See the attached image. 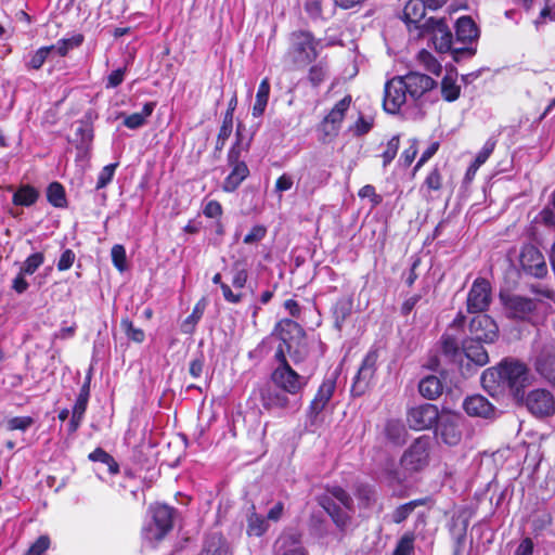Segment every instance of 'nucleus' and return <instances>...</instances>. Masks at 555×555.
Listing matches in <instances>:
<instances>
[{"label":"nucleus","mask_w":555,"mask_h":555,"mask_svg":"<svg viewBox=\"0 0 555 555\" xmlns=\"http://www.w3.org/2000/svg\"><path fill=\"white\" fill-rule=\"evenodd\" d=\"M436 86L431 77L418 72L396 76L385 85L384 109L389 114H397L404 104L421 106L423 98Z\"/></svg>","instance_id":"nucleus-1"},{"label":"nucleus","mask_w":555,"mask_h":555,"mask_svg":"<svg viewBox=\"0 0 555 555\" xmlns=\"http://www.w3.org/2000/svg\"><path fill=\"white\" fill-rule=\"evenodd\" d=\"M500 300L507 319L540 325L547 317L551 306L537 298L519 294L501 293Z\"/></svg>","instance_id":"nucleus-2"},{"label":"nucleus","mask_w":555,"mask_h":555,"mask_svg":"<svg viewBox=\"0 0 555 555\" xmlns=\"http://www.w3.org/2000/svg\"><path fill=\"white\" fill-rule=\"evenodd\" d=\"M422 37H428L439 53L450 52L455 62L472 57L476 50L472 47H456L452 33L446 22L430 17L417 26Z\"/></svg>","instance_id":"nucleus-3"},{"label":"nucleus","mask_w":555,"mask_h":555,"mask_svg":"<svg viewBox=\"0 0 555 555\" xmlns=\"http://www.w3.org/2000/svg\"><path fill=\"white\" fill-rule=\"evenodd\" d=\"M274 334L281 340L295 362L302 361L307 356L305 347V332L302 327L291 319L281 320L274 330Z\"/></svg>","instance_id":"nucleus-4"},{"label":"nucleus","mask_w":555,"mask_h":555,"mask_svg":"<svg viewBox=\"0 0 555 555\" xmlns=\"http://www.w3.org/2000/svg\"><path fill=\"white\" fill-rule=\"evenodd\" d=\"M258 393L262 408L269 412L283 414L289 410L297 412L301 408L300 398L292 399V396L271 382L259 387Z\"/></svg>","instance_id":"nucleus-5"},{"label":"nucleus","mask_w":555,"mask_h":555,"mask_svg":"<svg viewBox=\"0 0 555 555\" xmlns=\"http://www.w3.org/2000/svg\"><path fill=\"white\" fill-rule=\"evenodd\" d=\"M503 389H508L515 398H522V389L528 382V370L524 363L515 359H505L500 365Z\"/></svg>","instance_id":"nucleus-6"},{"label":"nucleus","mask_w":555,"mask_h":555,"mask_svg":"<svg viewBox=\"0 0 555 555\" xmlns=\"http://www.w3.org/2000/svg\"><path fill=\"white\" fill-rule=\"evenodd\" d=\"M318 56L317 41L307 31H295L291 35L287 57L296 67H304Z\"/></svg>","instance_id":"nucleus-7"},{"label":"nucleus","mask_w":555,"mask_h":555,"mask_svg":"<svg viewBox=\"0 0 555 555\" xmlns=\"http://www.w3.org/2000/svg\"><path fill=\"white\" fill-rule=\"evenodd\" d=\"M431 439L428 436L418 437L401 456L402 468L412 474L424 469L429 463Z\"/></svg>","instance_id":"nucleus-8"},{"label":"nucleus","mask_w":555,"mask_h":555,"mask_svg":"<svg viewBox=\"0 0 555 555\" xmlns=\"http://www.w3.org/2000/svg\"><path fill=\"white\" fill-rule=\"evenodd\" d=\"M270 380L292 397L298 396L308 383V379L294 371L289 363L276 366L270 375Z\"/></svg>","instance_id":"nucleus-9"},{"label":"nucleus","mask_w":555,"mask_h":555,"mask_svg":"<svg viewBox=\"0 0 555 555\" xmlns=\"http://www.w3.org/2000/svg\"><path fill=\"white\" fill-rule=\"evenodd\" d=\"M463 417L459 413H442L436 427V437L448 446H457L462 440Z\"/></svg>","instance_id":"nucleus-10"},{"label":"nucleus","mask_w":555,"mask_h":555,"mask_svg":"<svg viewBox=\"0 0 555 555\" xmlns=\"http://www.w3.org/2000/svg\"><path fill=\"white\" fill-rule=\"evenodd\" d=\"M492 301V288L488 280L483 278H477L466 299V309L469 313H482L488 310Z\"/></svg>","instance_id":"nucleus-11"},{"label":"nucleus","mask_w":555,"mask_h":555,"mask_svg":"<svg viewBox=\"0 0 555 555\" xmlns=\"http://www.w3.org/2000/svg\"><path fill=\"white\" fill-rule=\"evenodd\" d=\"M378 360V351L376 349H371L366 356L364 357L357 375L354 376L351 392L353 396H362L366 389L371 380L373 379L376 372V364Z\"/></svg>","instance_id":"nucleus-12"},{"label":"nucleus","mask_w":555,"mask_h":555,"mask_svg":"<svg viewBox=\"0 0 555 555\" xmlns=\"http://www.w3.org/2000/svg\"><path fill=\"white\" fill-rule=\"evenodd\" d=\"M441 415L435 404L424 403L409 410L406 422L414 430L429 429L437 425Z\"/></svg>","instance_id":"nucleus-13"},{"label":"nucleus","mask_w":555,"mask_h":555,"mask_svg":"<svg viewBox=\"0 0 555 555\" xmlns=\"http://www.w3.org/2000/svg\"><path fill=\"white\" fill-rule=\"evenodd\" d=\"M519 262L522 270L534 278L541 279L547 274L545 258L534 245L527 244L522 246Z\"/></svg>","instance_id":"nucleus-14"},{"label":"nucleus","mask_w":555,"mask_h":555,"mask_svg":"<svg viewBox=\"0 0 555 555\" xmlns=\"http://www.w3.org/2000/svg\"><path fill=\"white\" fill-rule=\"evenodd\" d=\"M153 525L149 531L152 538L163 539L173 527L176 509L166 504H155L151 507Z\"/></svg>","instance_id":"nucleus-15"},{"label":"nucleus","mask_w":555,"mask_h":555,"mask_svg":"<svg viewBox=\"0 0 555 555\" xmlns=\"http://www.w3.org/2000/svg\"><path fill=\"white\" fill-rule=\"evenodd\" d=\"M469 333L474 340L493 343L499 337V326L490 315L478 313L469 322Z\"/></svg>","instance_id":"nucleus-16"},{"label":"nucleus","mask_w":555,"mask_h":555,"mask_svg":"<svg viewBox=\"0 0 555 555\" xmlns=\"http://www.w3.org/2000/svg\"><path fill=\"white\" fill-rule=\"evenodd\" d=\"M528 410L535 416H548L555 411L553 396L544 389H535L529 392L526 399Z\"/></svg>","instance_id":"nucleus-17"},{"label":"nucleus","mask_w":555,"mask_h":555,"mask_svg":"<svg viewBox=\"0 0 555 555\" xmlns=\"http://www.w3.org/2000/svg\"><path fill=\"white\" fill-rule=\"evenodd\" d=\"M275 555H308L301 543V534L296 531L281 534L275 542Z\"/></svg>","instance_id":"nucleus-18"},{"label":"nucleus","mask_w":555,"mask_h":555,"mask_svg":"<svg viewBox=\"0 0 555 555\" xmlns=\"http://www.w3.org/2000/svg\"><path fill=\"white\" fill-rule=\"evenodd\" d=\"M351 98L349 95L345 96L325 116L322 122V130L326 135L337 134L340 122L343 121L345 113L349 108Z\"/></svg>","instance_id":"nucleus-19"},{"label":"nucleus","mask_w":555,"mask_h":555,"mask_svg":"<svg viewBox=\"0 0 555 555\" xmlns=\"http://www.w3.org/2000/svg\"><path fill=\"white\" fill-rule=\"evenodd\" d=\"M336 388V382L333 378H326L319 387L314 399L311 401L308 416L317 417L332 399Z\"/></svg>","instance_id":"nucleus-20"},{"label":"nucleus","mask_w":555,"mask_h":555,"mask_svg":"<svg viewBox=\"0 0 555 555\" xmlns=\"http://www.w3.org/2000/svg\"><path fill=\"white\" fill-rule=\"evenodd\" d=\"M463 409L472 417L489 418L494 414V406L481 395L467 397Z\"/></svg>","instance_id":"nucleus-21"},{"label":"nucleus","mask_w":555,"mask_h":555,"mask_svg":"<svg viewBox=\"0 0 555 555\" xmlns=\"http://www.w3.org/2000/svg\"><path fill=\"white\" fill-rule=\"evenodd\" d=\"M478 38V29L469 16H462L457 20L455 26L456 47H469Z\"/></svg>","instance_id":"nucleus-22"},{"label":"nucleus","mask_w":555,"mask_h":555,"mask_svg":"<svg viewBox=\"0 0 555 555\" xmlns=\"http://www.w3.org/2000/svg\"><path fill=\"white\" fill-rule=\"evenodd\" d=\"M353 309V300L351 297H340L332 307V318L334 327L341 331L346 321L351 317Z\"/></svg>","instance_id":"nucleus-23"},{"label":"nucleus","mask_w":555,"mask_h":555,"mask_svg":"<svg viewBox=\"0 0 555 555\" xmlns=\"http://www.w3.org/2000/svg\"><path fill=\"white\" fill-rule=\"evenodd\" d=\"M482 341L474 340L470 338L463 344V353L465 357L478 366H483L489 362V356Z\"/></svg>","instance_id":"nucleus-24"},{"label":"nucleus","mask_w":555,"mask_h":555,"mask_svg":"<svg viewBox=\"0 0 555 555\" xmlns=\"http://www.w3.org/2000/svg\"><path fill=\"white\" fill-rule=\"evenodd\" d=\"M321 505L340 530H345L350 525V516L345 511H343L332 499H322Z\"/></svg>","instance_id":"nucleus-25"},{"label":"nucleus","mask_w":555,"mask_h":555,"mask_svg":"<svg viewBox=\"0 0 555 555\" xmlns=\"http://www.w3.org/2000/svg\"><path fill=\"white\" fill-rule=\"evenodd\" d=\"M249 169L246 164H236L232 166L231 172L224 179L222 190L224 192H234L240 184L248 177Z\"/></svg>","instance_id":"nucleus-26"},{"label":"nucleus","mask_w":555,"mask_h":555,"mask_svg":"<svg viewBox=\"0 0 555 555\" xmlns=\"http://www.w3.org/2000/svg\"><path fill=\"white\" fill-rule=\"evenodd\" d=\"M426 9L428 5L425 0H409L403 10L405 21L416 27L422 25Z\"/></svg>","instance_id":"nucleus-27"},{"label":"nucleus","mask_w":555,"mask_h":555,"mask_svg":"<svg viewBox=\"0 0 555 555\" xmlns=\"http://www.w3.org/2000/svg\"><path fill=\"white\" fill-rule=\"evenodd\" d=\"M39 198V192L30 184L21 185L12 197V203L16 206L29 207L34 205Z\"/></svg>","instance_id":"nucleus-28"},{"label":"nucleus","mask_w":555,"mask_h":555,"mask_svg":"<svg viewBox=\"0 0 555 555\" xmlns=\"http://www.w3.org/2000/svg\"><path fill=\"white\" fill-rule=\"evenodd\" d=\"M442 390L443 385L441 380L434 375L424 377L418 384L420 393L428 400L438 398L442 393Z\"/></svg>","instance_id":"nucleus-29"},{"label":"nucleus","mask_w":555,"mask_h":555,"mask_svg":"<svg viewBox=\"0 0 555 555\" xmlns=\"http://www.w3.org/2000/svg\"><path fill=\"white\" fill-rule=\"evenodd\" d=\"M428 502L429 498H422L401 504L391 513V520L395 524H401L415 511L416 507L424 506Z\"/></svg>","instance_id":"nucleus-30"},{"label":"nucleus","mask_w":555,"mask_h":555,"mask_svg":"<svg viewBox=\"0 0 555 555\" xmlns=\"http://www.w3.org/2000/svg\"><path fill=\"white\" fill-rule=\"evenodd\" d=\"M229 547L222 535L218 533L210 534L204 544V548L198 555H228Z\"/></svg>","instance_id":"nucleus-31"},{"label":"nucleus","mask_w":555,"mask_h":555,"mask_svg":"<svg viewBox=\"0 0 555 555\" xmlns=\"http://www.w3.org/2000/svg\"><path fill=\"white\" fill-rule=\"evenodd\" d=\"M155 106V102L145 103L141 112L126 116L124 125L129 129H138L142 127L146 122L147 117L152 115Z\"/></svg>","instance_id":"nucleus-32"},{"label":"nucleus","mask_w":555,"mask_h":555,"mask_svg":"<svg viewBox=\"0 0 555 555\" xmlns=\"http://www.w3.org/2000/svg\"><path fill=\"white\" fill-rule=\"evenodd\" d=\"M269 94H270V82H269L268 78H264L260 82V85L258 87L257 94H256V102L253 106V116L254 117H259L264 113V109L267 107L268 100H269Z\"/></svg>","instance_id":"nucleus-33"},{"label":"nucleus","mask_w":555,"mask_h":555,"mask_svg":"<svg viewBox=\"0 0 555 555\" xmlns=\"http://www.w3.org/2000/svg\"><path fill=\"white\" fill-rule=\"evenodd\" d=\"M249 143H243V125L238 124L236 129V140L233 146L230 149L228 153V164L229 166H235L236 164H245V162L241 160V153L243 150L248 149Z\"/></svg>","instance_id":"nucleus-34"},{"label":"nucleus","mask_w":555,"mask_h":555,"mask_svg":"<svg viewBox=\"0 0 555 555\" xmlns=\"http://www.w3.org/2000/svg\"><path fill=\"white\" fill-rule=\"evenodd\" d=\"M205 308H206V300L203 298L195 305L192 313L181 324V331L184 334H193L194 333L195 326H196L197 322L201 320V318L203 317Z\"/></svg>","instance_id":"nucleus-35"},{"label":"nucleus","mask_w":555,"mask_h":555,"mask_svg":"<svg viewBox=\"0 0 555 555\" xmlns=\"http://www.w3.org/2000/svg\"><path fill=\"white\" fill-rule=\"evenodd\" d=\"M48 202L57 208H64L67 205L64 186L59 182H52L47 189Z\"/></svg>","instance_id":"nucleus-36"},{"label":"nucleus","mask_w":555,"mask_h":555,"mask_svg":"<svg viewBox=\"0 0 555 555\" xmlns=\"http://www.w3.org/2000/svg\"><path fill=\"white\" fill-rule=\"evenodd\" d=\"M441 351L449 361H456L463 354V348H460L457 340L448 335L441 338Z\"/></svg>","instance_id":"nucleus-37"},{"label":"nucleus","mask_w":555,"mask_h":555,"mask_svg":"<svg viewBox=\"0 0 555 555\" xmlns=\"http://www.w3.org/2000/svg\"><path fill=\"white\" fill-rule=\"evenodd\" d=\"M251 509L253 512L249 514L247 518L246 532L249 537H260L267 531L268 525L261 515H258L254 512V506H251Z\"/></svg>","instance_id":"nucleus-38"},{"label":"nucleus","mask_w":555,"mask_h":555,"mask_svg":"<svg viewBox=\"0 0 555 555\" xmlns=\"http://www.w3.org/2000/svg\"><path fill=\"white\" fill-rule=\"evenodd\" d=\"M461 88L456 85L455 78L446 75L441 81V94L448 102H453L460 96Z\"/></svg>","instance_id":"nucleus-39"},{"label":"nucleus","mask_w":555,"mask_h":555,"mask_svg":"<svg viewBox=\"0 0 555 555\" xmlns=\"http://www.w3.org/2000/svg\"><path fill=\"white\" fill-rule=\"evenodd\" d=\"M88 457L90 461L106 464L108 467V472L112 475H115L119 472L118 463L114 460V457L111 454H108L102 448H96L93 452L89 454Z\"/></svg>","instance_id":"nucleus-40"},{"label":"nucleus","mask_w":555,"mask_h":555,"mask_svg":"<svg viewBox=\"0 0 555 555\" xmlns=\"http://www.w3.org/2000/svg\"><path fill=\"white\" fill-rule=\"evenodd\" d=\"M327 77L328 67L323 61L312 65L308 73V80L314 88L319 87Z\"/></svg>","instance_id":"nucleus-41"},{"label":"nucleus","mask_w":555,"mask_h":555,"mask_svg":"<svg viewBox=\"0 0 555 555\" xmlns=\"http://www.w3.org/2000/svg\"><path fill=\"white\" fill-rule=\"evenodd\" d=\"M481 384L483 388L489 391H494L496 388H502L499 366L486 370L481 375Z\"/></svg>","instance_id":"nucleus-42"},{"label":"nucleus","mask_w":555,"mask_h":555,"mask_svg":"<svg viewBox=\"0 0 555 555\" xmlns=\"http://www.w3.org/2000/svg\"><path fill=\"white\" fill-rule=\"evenodd\" d=\"M495 145L496 141L493 138L488 139L480 152L477 154L468 171L475 172L481 165H483L494 151Z\"/></svg>","instance_id":"nucleus-43"},{"label":"nucleus","mask_w":555,"mask_h":555,"mask_svg":"<svg viewBox=\"0 0 555 555\" xmlns=\"http://www.w3.org/2000/svg\"><path fill=\"white\" fill-rule=\"evenodd\" d=\"M120 327L127 335V337L135 343H142L145 338L143 330L135 327L128 318L120 321Z\"/></svg>","instance_id":"nucleus-44"},{"label":"nucleus","mask_w":555,"mask_h":555,"mask_svg":"<svg viewBox=\"0 0 555 555\" xmlns=\"http://www.w3.org/2000/svg\"><path fill=\"white\" fill-rule=\"evenodd\" d=\"M83 41V36L78 34L73 36L72 38L59 40L54 47L57 53L61 56H64L68 53V51L73 48L79 47Z\"/></svg>","instance_id":"nucleus-45"},{"label":"nucleus","mask_w":555,"mask_h":555,"mask_svg":"<svg viewBox=\"0 0 555 555\" xmlns=\"http://www.w3.org/2000/svg\"><path fill=\"white\" fill-rule=\"evenodd\" d=\"M420 63L424 65L425 69L431 74L439 75L441 72L440 63L426 50H422L417 56Z\"/></svg>","instance_id":"nucleus-46"},{"label":"nucleus","mask_w":555,"mask_h":555,"mask_svg":"<svg viewBox=\"0 0 555 555\" xmlns=\"http://www.w3.org/2000/svg\"><path fill=\"white\" fill-rule=\"evenodd\" d=\"M44 256L42 253H35L31 254L27 259L24 261L21 272L22 274H34L37 269L43 263Z\"/></svg>","instance_id":"nucleus-47"},{"label":"nucleus","mask_w":555,"mask_h":555,"mask_svg":"<svg viewBox=\"0 0 555 555\" xmlns=\"http://www.w3.org/2000/svg\"><path fill=\"white\" fill-rule=\"evenodd\" d=\"M385 431L387 437L396 443L403 440L405 433L404 427L397 421H389L386 424Z\"/></svg>","instance_id":"nucleus-48"},{"label":"nucleus","mask_w":555,"mask_h":555,"mask_svg":"<svg viewBox=\"0 0 555 555\" xmlns=\"http://www.w3.org/2000/svg\"><path fill=\"white\" fill-rule=\"evenodd\" d=\"M400 139L399 135L392 137L386 145V150L383 152V165L384 167L388 166L393 158L396 157L399 150Z\"/></svg>","instance_id":"nucleus-49"},{"label":"nucleus","mask_w":555,"mask_h":555,"mask_svg":"<svg viewBox=\"0 0 555 555\" xmlns=\"http://www.w3.org/2000/svg\"><path fill=\"white\" fill-rule=\"evenodd\" d=\"M35 420L30 416H15L10 418L7 422L8 430H27L33 424Z\"/></svg>","instance_id":"nucleus-50"},{"label":"nucleus","mask_w":555,"mask_h":555,"mask_svg":"<svg viewBox=\"0 0 555 555\" xmlns=\"http://www.w3.org/2000/svg\"><path fill=\"white\" fill-rule=\"evenodd\" d=\"M54 50L53 46L50 47H42L38 49L35 54L29 60V67L33 69H39L46 62L47 57L49 56L50 52Z\"/></svg>","instance_id":"nucleus-51"},{"label":"nucleus","mask_w":555,"mask_h":555,"mask_svg":"<svg viewBox=\"0 0 555 555\" xmlns=\"http://www.w3.org/2000/svg\"><path fill=\"white\" fill-rule=\"evenodd\" d=\"M112 261L114 266L120 271L126 270V249L122 245L116 244L112 247Z\"/></svg>","instance_id":"nucleus-52"},{"label":"nucleus","mask_w":555,"mask_h":555,"mask_svg":"<svg viewBox=\"0 0 555 555\" xmlns=\"http://www.w3.org/2000/svg\"><path fill=\"white\" fill-rule=\"evenodd\" d=\"M330 493L348 511L353 509V500L347 491L340 487H333Z\"/></svg>","instance_id":"nucleus-53"},{"label":"nucleus","mask_w":555,"mask_h":555,"mask_svg":"<svg viewBox=\"0 0 555 555\" xmlns=\"http://www.w3.org/2000/svg\"><path fill=\"white\" fill-rule=\"evenodd\" d=\"M414 538L410 534H404L398 542L393 555H411L413 552Z\"/></svg>","instance_id":"nucleus-54"},{"label":"nucleus","mask_w":555,"mask_h":555,"mask_svg":"<svg viewBox=\"0 0 555 555\" xmlns=\"http://www.w3.org/2000/svg\"><path fill=\"white\" fill-rule=\"evenodd\" d=\"M116 167L117 164H109L101 170L96 181V190L105 188L113 180Z\"/></svg>","instance_id":"nucleus-55"},{"label":"nucleus","mask_w":555,"mask_h":555,"mask_svg":"<svg viewBox=\"0 0 555 555\" xmlns=\"http://www.w3.org/2000/svg\"><path fill=\"white\" fill-rule=\"evenodd\" d=\"M357 498L364 507H369L375 501V491L362 485L357 489Z\"/></svg>","instance_id":"nucleus-56"},{"label":"nucleus","mask_w":555,"mask_h":555,"mask_svg":"<svg viewBox=\"0 0 555 555\" xmlns=\"http://www.w3.org/2000/svg\"><path fill=\"white\" fill-rule=\"evenodd\" d=\"M267 234L264 225L257 224L251 228L250 232L245 235L243 242L247 245L256 244L260 242Z\"/></svg>","instance_id":"nucleus-57"},{"label":"nucleus","mask_w":555,"mask_h":555,"mask_svg":"<svg viewBox=\"0 0 555 555\" xmlns=\"http://www.w3.org/2000/svg\"><path fill=\"white\" fill-rule=\"evenodd\" d=\"M50 546V539L48 535H40L28 548L29 555H42Z\"/></svg>","instance_id":"nucleus-58"},{"label":"nucleus","mask_w":555,"mask_h":555,"mask_svg":"<svg viewBox=\"0 0 555 555\" xmlns=\"http://www.w3.org/2000/svg\"><path fill=\"white\" fill-rule=\"evenodd\" d=\"M554 209H555L554 207L553 208H551L548 206L544 207L539 214L538 221L541 222L542 224H544L545 227L555 228Z\"/></svg>","instance_id":"nucleus-59"},{"label":"nucleus","mask_w":555,"mask_h":555,"mask_svg":"<svg viewBox=\"0 0 555 555\" xmlns=\"http://www.w3.org/2000/svg\"><path fill=\"white\" fill-rule=\"evenodd\" d=\"M75 258V253L72 249H65L57 261V269L60 271L68 270L73 266Z\"/></svg>","instance_id":"nucleus-60"},{"label":"nucleus","mask_w":555,"mask_h":555,"mask_svg":"<svg viewBox=\"0 0 555 555\" xmlns=\"http://www.w3.org/2000/svg\"><path fill=\"white\" fill-rule=\"evenodd\" d=\"M126 67L118 68L112 72L107 77L106 88H116L118 87L125 78Z\"/></svg>","instance_id":"nucleus-61"},{"label":"nucleus","mask_w":555,"mask_h":555,"mask_svg":"<svg viewBox=\"0 0 555 555\" xmlns=\"http://www.w3.org/2000/svg\"><path fill=\"white\" fill-rule=\"evenodd\" d=\"M204 215L208 218H218L222 215V206L217 201H209L204 208Z\"/></svg>","instance_id":"nucleus-62"},{"label":"nucleus","mask_w":555,"mask_h":555,"mask_svg":"<svg viewBox=\"0 0 555 555\" xmlns=\"http://www.w3.org/2000/svg\"><path fill=\"white\" fill-rule=\"evenodd\" d=\"M425 184L430 190H439L441 188V176L437 169L433 170L425 179Z\"/></svg>","instance_id":"nucleus-63"},{"label":"nucleus","mask_w":555,"mask_h":555,"mask_svg":"<svg viewBox=\"0 0 555 555\" xmlns=\"http://www.w3.org/2000/svg\"><path fill=\"white\" fill-rule=\"evenodd\" d=\"M533 542L530 538H525L515 551V555H532Z\"/></svg>","instance_id":"nucleus-64"}]
</instances>
